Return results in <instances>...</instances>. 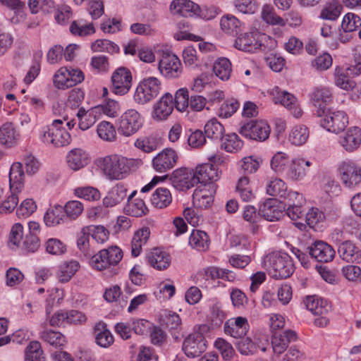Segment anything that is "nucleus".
<instances>
[{
	"mask_svg": "<svg viewBox=\"0 0 361 361\" xmlns=\"http://www.w3.org/2000/svg\"><path fill=\"white\" fill-rule=\"evenodd\" d=\"M59 114L61 118L54 119L51 126L43 128L40 135V139L44 143L56 147L66 146L71 140L68 132L61 128L63 121H68L66 125L69 129L75 125V121L70 118L68 109H63V112H59Z\"/></svg>",
	"mask_w": 361,
	"mask_h": 361,
	"instance_id": "obj_1",
	"label": "nucleus"
},
{
	"mask_svg": "<svg viewBox=\"0 0 361 361\" xmlns=\"http://www.w3.org/2000/svg\"><path fill=\"white\" fill-rule=\"evenodd\" d=\"M99 166L109 180H122L130 173L133 160L111 154L102 158Z\"/></svg>",
	"mask_w": 361,
	"mask_h": 361,
	"instance_id": "obj_2",
	"label": "nucleus"
},
{
	"mask_svg": "<svg viewBox=\"0 0 361 361\" xmlns=\"http://www.w3.org/2000/svg\"><path fill=\"white\" fill-rule=\"evenodd\" d=\"M264 265L269 274L274 279H287L294 272V265L290 257L281 252H274L267 255Z\"/></svg>",
	"mask_w": 361,
	"mask_h": 361,
	"instance_id": "obj_3",
	"label": "nucleus"
},
{
	"mask_svg": "<svg viewBox=\"0 0 361 361\" xmlns=\"http://www.w3.org/2000/svg\"><path fill=\"white\" fill-rule=\"evenodd\" d=\"M161 89L160 80L155 77H148L141 80L134 94L135 102L145 104L158 96Z\"/></svg>",
	"mask_w": 361,
	"mask_h": 361,
	"instance_id": "obj_4",
	"label": "nucleus"
},
{
	"mask_svg": "<svg viewBox=\"0 0 361 361\" xmlns=\"http://www.w3.org/2000/svg\"><path fill=\"white\" fill-rule=\"evenodd\" d=\"M122 250L117 246L103 249L92 255L90 259L92 267L99 271L116 265L122 259Z\"/></svg>",
	"mask_w": 361,
	"mask_h": 361,
	"instance_id": "obj_5",
	"label": "nucleus"
},
{
	"mask_svg": "<svg viewBox=\"0 0 361 361\" xmlns=\"http://www.w3.org/2000/svg\"><path fill=\"white\" fill-rule=\"evenodd\" d=\"M319 121L320 126L327 131L338 134L345 130L348 124V116L343 111L326 109Z\"/></svg>",
	"mask_w": 361,
	"mask_h": 361,
	"instance_id": "obj_6",
	"label": "nucleus"
},
{
	"mask_svg": "<svg viewBox=\"0 0 361 361\" xmlns=\"http://www.w3.org/2000/svg\"><path fill=\"white\" fill-rule=\"evenodd\" d=\"M160 73L168 79H175L180 77L183 66L179 58L174 54L164 51L159 61Z\"/></svg>",
	"mask_w": 361,
	"mask_h": 361,
	"instance_id": "obj_7",
	"label": "nucleus"
},
{
	"mask_svg": "<svg viewBox=\"0 0 361 361\" xmlns=\"http://www.w3.org/2000/svg\"><path fill=\"white\" fill-rule=\"evenodd\" d=\"M144 118L135 109H128L120 117L118 131L125 136L137 133L142 126Z\"/></svg>",
	"mask_w": 361,
	"mask_h": 361,
	"instance_id": "obj_8",
	"label": "nucleus"
},
{
	"mask_svg": "<svg viewBox=\"0 0 361 361\" xmlns=\"http://www.w3.org/2000/svg\"><path fill=\"white\" fill-rule=\"evenodd\" d=\"M239 133L251 140L264 141L269 136L270 127L264 121H250L240 127Z\"/></svg>",
	"mask_w": 361,
	"mask_h": 361,
	"instance_id": "obj_9",
	"label": "nucleus"
},
{
	"mask_svg": "<svg viewBox=\"0 0 361 361\" xmlns=\"http://www.w3.org/2000/svg\"><path fill=\"white\" fill-rule=\"evenodd\" d=\"M111 91L117 95L127 94L132 86V74L126 67L116 68L111 75Z\"/></svg>",
	"mask_w": 361,
	"mask_h": 361,
	"instance_id": "obj_10",
	"label": "nucleus"
},
{
	"mask_svg": "<svg viewBox=\"0 0 361 361\" xmlns=\"http://www.w3.org/2000/svg\"><path fill=\"white\" fill-rule=\"evenodd\" d=\"M266 36L257 29L252 30L238 36L235 41V47L246 52H254L262 46V41Z\"/></svg>",
	"mask_w": 361,
	"mask_h": 361,
	"instance_id": "obj_11",
	"label": "nucleus"
},
{
	"mask_svg": "<svg viewBox=\"0 0 361 361\" xmlns=\"http://www.w3.org/2000/svg\"><path fill=\"white\" fill-rule=\"evenodd\" d=\"M170 180L173 187L180 191H186L197 184L194 170L185 167L173 171Z\"/></svg>",
	"mask_w": 361,
	"mask_h": 361,
	"instance_id": "obj_12",
	"label": "nucleus"
},
{
	"mask_svg": "<svg viewBox=\"0 0 361 361\" xmlns=\"http://www.w3.org/2000/svg\"><path fill=\"white\" fill-rule=\"evenodd\" d=\"M182 348L187 357H199L207 349V341L202 333L195 331L184 339Z\"/></svg>",
	"mask_w": 361,
	"mask_h": 361,
	"instance_id": "obj_13",
	"label": "nucleus"
},
{
	"mask_svg": "<svg viewBox=\"0 0 361 361\" xmlns=\"http://www.w3.org/2000/svg\"><path fill=\"white\" fill-rule=\"evenodd\" d=\"M338 171L346 187H354L361 182V168L352 160L342 161L339 165Z\"/></svg>",
	"mask_w": 361,
	"mask_h": 361,
	"instance_id": "obj_14",
	"label": "nucleus"
},
{
	"mask_svg": "<svg viewBox=\"0 0 361 361\" xmlns=\"http://www.w3.org/2000/svg\"><path fill=\"white\" fill-rule=\"evenodd\" d=\"M178 152L171 149L166 148L157 154L152 159V166L159 173H165L172 169L178 163Z\"/></svg>",
	"mask_w": 361,
	"mask_h": 361,
	"instance_id": "obj_15",
	"label": "nucleus"
},
{
	"mask_svg": "<svg viewBox=\"0 0 361 361\" xmlns=\"http://www.w3.org/2000/svg\"><path fill=\"white\" fill-rule=\"evenodd\" d=\"M310 256L319 262H331L336 255L333 247L322 240H317L307 247Z\"/></svg>",
	"mask_w": 361,
	"mask_h": 361,
	"instance_id": "obj_16",
	"label": "nucleus"
},
{
	"mask_svg": "<svg viewBox=\"0 0 361 361\" xmlns=\"http://www.w3.org/2000/svg\"><path fill=\"white\" fill-rule=\"evenodd\" d=\"M249 329L247 319L240 316L228 319L224 326V333L235 338H243Z\"/></svg>",
	"mask_w": 361,
	"mask_h": 361,
	"instance_id": "obj_17",
	"label": "nucleus"
},
{
	"mask_svg": "<svg viewBox=\"0 0 361 361\" xmlns=\"http://www.w3.org/2000/svg\"><path fill=\"white\" fill-rule=\"evenodd\" d=\"M285 207L276 199L269 198L259 206V214L269 221L279 220L285 214Z\"/></svg>",
	"mask_w": 361,
	"mask_h": 361,
	"instance_id": "obj_18",
	"label": "nucleus"
},
{
	"mask_svg": "<svg viewBox=\"0 0 361 361\" xmlns=\"http://www.w3.org/2000/svg\"><path fill=\"white\" fill-rule=\"evenodd\" d=\"M340 146L348 152L357 150L361 145V129L357 126L349 128L338 137Z\"/></svg>",
	"mask_w": 361,
	"mask_h": 361,
	"instance_id": "obj_19",
	"label": "nucleus"
},
{
	"mask_svg": "<svg viewBox=\"0 0 361 361\" xmlns=\"http://www.w3.org/2000/svg\"><path fill=\"white\" fill-rule=\"evenodd\" d=\"M147 263L157 270H165L171 264V257L169 253L159 247H155L146 255Z\"/></svg>",
	"mask_w": 361,
	"mask_h": 361,
	"instance_id": "obj_20",
	"label": "nucleus"
},
{
	"mask_svg": "<svg viewBox=\"0 0 361 361\" xmlns=\"http://www.w3.org/2000/svg\"><path fill=\"white\" fill-rule=\"evenodd\" d=\"M215 193L213 185H202L197 187L192 194V203L197 208H207L214 200Z\"/></svg>",
	"mask_w": 361,
	"mask_h": 361,
	"instance_id": "obj_21",
	"label": "nucleus"
},
{
	"mask_svg": "<svg viewBox=\"0 0 361 361\" xmlns=\"http://www.w3.org/2000/svg\"><path fill=\"white\" fill-rule=\"evenodd\" d=\"M297 334L293 330H286L283 333L274 332L271 336V345L274 353L281 355L288 348L290 342L297 340Z\"/></svg>",
	"mask_w": 361,
	"mask_h": 361,
	"instance_id": "obj_22",
	"label": "nucleus"
},
{
	"mask_svg": "<svg viewBox=\"0 0 361 361\" xmlns=\"http://www.w3.org/2000/svg\"><path fill=\"white\" fill-rule=\"evenodd\" d=\"M312 163L302 158H296L290 161L285 176L293 180H300L307 175L308 168Z\"/></svg>",
	"mask_w": 361,
	"mask_h": 361,
	"instance_id": "obj_23",
	"label": "nucleus"
},
{
	"mask_svg": "<svg viewBox=\"0 0 361 361\" xmlns=\"http://www.w3.org/2000/svg\"><path fill=\"white\" fill-rule=\"evenodd\" d=\"M9 187L11 192L20 193L25 185V173L23 164L14 162L9 171Z\"/></svg>",
	"mask_w": 361,
	"mask_h": 361,
	"instance_id": "obj_24",
	"label": "nucleus"
},
{
	"mask_svg": "<svg viewBox=\"0 0 361 361\" xmlns=\"http://www.w3.org/2000/svg\"><path fill=\"white\" fill-rule=\"evenodd\" d=\"M332 94L329 89L326 87H316L311 94V99L317 108L316 114L322 116L326 109V105L331 101Z\"/></svg>",
	"mask_w": 361,
	"mask_h": 361,
	"instance_id": "obj_25",
	"label": "nucleus"
},
{
	"mask_svg": "<svg viewBox=\"0 0 361 361\" xmlns=\"http://www.w3.org/2000/svg\"><path fill=\"white\" fill-rule=\"evenodd\" d=\"M194 172L197 183L209 185L219 179L218 170L212 164H203L195 167Z\"/></svg>",
	"mask_w": 361,
	"mask_h": 361,
	"instance_id": "obj_26",
	"label": "nucleus"
},
{
	"mask_svg": "<svg viewBox=\"0 0 361 361\" xmlns=\"http://www.w3.org/2000/svg\"><path fill=\"white\" fill-rule=\"evenodd\" d=\"M340 257L349 263L361 262V250L351 240L342 242L338 248Z\"/></svg>",
	"mask_w": 361,
	"mask_h": 361,
	"instance_id": "obj_27",
	"label": "nucleus"
},
{
	"mask_svg": "<svg viewBox=\"0 0 361 361\" xmlns=\"http://www.w3.org/2000/svg\"><path fill=\"white\" fill-rule=\"evenodd\" d=\"M170 10L174 15L188 17L198 14L200 6L190 0H173L170 5Z\"/></svg>",
	"mask_w": 361,
	"mask_h": 361,
	"instance_id": "obj_28",
	"label": "nucleus"
},
{
	"mask_svg": "<svg viewBox=\"0 0 361 361\" xmlns=\"http://www.w3.org/2000/svg\"><path fill=\"white\" fill-rule=\"evenodd\" d=\"M89 161L88 154L80 148L71 150L66 155L67 164L73 171H78L85 167Z\"/></svg>",
	"mask_w": 361,
	"mask_h": 361,
	"instance_id": "obj_29",
	"label": "nucleus"
},
{
	"mask_svg": "<svg viewBox=\"0 0 361 361\" xmlns=\"http://www.w3.org/2000/svg\"><path fill=\"white\" fill-rule=\"evenodd\" d=\"M76 116L78 120V126L82 130H86L92 127L99 118V109L92 107L86 111L83 107L78 110Z\"/></svg>",
	"mask_w": 361,
	"mask_h": 361,
	"instance_id": "obj_30",
	"label": "nucleus"
},
{
	"mask_svg": "<svg viewBox=\"0 0 361 361\" xmlns=\"http://www.w3.org/2000/svg\"><path fill=\"white\" fill-rule=\"evenodd\" d=\"M127 188L122 183H117L114 186L103 199V204L106 207H113L127 197Z\"/></svg>",
	"mask_w": 361,
	"mask_h": 361,
	"instance_id": "obj_31",
	"label": "nucleus"
},
{
	"mask_svg": "<svg viewBox=\"0 0 361 361\" xmlns=\"http://www.w3.org/2000/svg\"><path fill=\"white\" fill-rule=\"evenodd\" d=\"M174 108L173 96L166 93L154 106V116L160 120H165L172 113Z\"/></svg>",
	"mask_w": 361,
	"mask_h": 361,
	"instance_id": "obj_32",
	"label": "nucleus"
},
{
	"mask_svg": "<svg viewBox=\"0 0 361 361\" xmlns=\"http://www.w3.org/2000/svg\"><path fill=\"white\" fill-rule=\"evenodd\" d=\"M304 303L306 308L314 315H326L331 309L327 300L315 295L307 296Z\"/></svg>",
	"mask_w": 361,
	"mask_h": 361,
	"instance_id": "obj_33",
	"label": "nucleus"
},
{
	"mask_svg": "<svg viewBox=\"0 0 361 361\" xmlns=\"http://www.w3.org/2000/svg\"><path fill=\"white\" fill-rule=\"evenodd\" d=\"M150 233V229L147 226H143L134 233L131 240V254L133 257L140 255L142 246L148 241Z\"/></svg>",
	"mask_w": 361,
	"mask_h": 361,
	"instance_id": "obj_34",
	"label": "nucleus"
},
{
	"mask_svg": "<svg viewBox=\"0 0 361 361\" xmlns=\"http://www.w3.org/2000/svg\"><path fill=\"white\" fill-rule=\"evenodd\" d=\"M151 204L157 209H164L169 206L172 202V195L170 190L165 187L157 188L150 198Z\"/></svg>",
	"mask_w": 361,
	"mask_h": 361,
	"instance_id": "obj_35",
	"label": "nucleus"
},
{
	"mask_svg": "<svg viewBox=\"0 0 361 361\" xmlns=\"http://www.w3.org/2000/svg\"><path fill=\"white\" fill-rule=\"evenodd\" d=\"M189 245L197 251H206L210 245L208 234L200 230L193 229L189 237Z\"/></svg>",
	"mask_w": 361,
	"mask_h": 361,
	"instance_id": "obj_36",
	"label": "nucleus"
},
{
	"mask_svg": "<svg viewBox=\"0 0 361 361\" xmlns=\"http://www.w3.org/2000/svg\"><path fill=\"white\" fill-rule=\"evenodd\" d=\"M94 333L95 342L98 345L106 348L113 344L114 336L104 322H99L94 326Z\"/></svg>",
	"mask_w": 361,
	"mask_h": 361,
	"instance_id": "obj_37",
	"label": "nucleus"
},
{
	"mask_svg": "<svg viewBox=\"0 0 361 361\" xmlns=\"http://www.w3.org/2000/svg\"><path fill=\"white\" fill-rule=\"evenodd\" d=\"M18 134L11 123H5L0 127V143L6 147L14 146L18 140Z\"/></svg>",
	"mask_w": 361,
	"mask_h": 361,
	"instance_id": "obj_38",
	"label": "nucleus"
},
{
	"mask_svg": "<svg viewBox=\"0 0 361 361\" xmlns=\"http://www.w3.org/2000/svg\"><path fill=\"white\" fill-rule=\"evenodd\" d=\"M305 220L310 228L315 231H322L324 228L325 216L324 212L312 207L306 214Z\"/></svg>",
	"mask_w": 361,
	"mask_h": 361,
	"instance_id": "obj_39",
	"label": "nucleus"
},
{
	"mask_svg": "<svg viewBox=\"0 0 361 361\" xmlns=\"http://www.w3.org/2000/svg\"><path fill=\"white\" fill-rule=\"evenodd\" d=\"M204 130L206 137L214 141L221 140L225 132L224 127L216 118L208 121Z\"/></svg>",
	"mask_w": 361,
	"mask_h": 361,
	"instance_id": "obj_40",
	"label": "nucleus"
},
{
	"mask_svg": "<svg viewBox=\"0 0 361 361\" xmlns=\"http://www.w3.org/2000/svg\"><path fill=\"white\" fill-rule=\"evenodd\" d=\"M64 209L61 205H55L48 209L44 216V221L47 226H54L63 221Z\"/></svg>",
	"mask_w": 361,
	"mask_h": 361,
	"instance_id": "obj_41",
	"label": "nucleus"
},
{
	"mask_svg": "<svg viewBox=\"0 0 361 361\" xmlns=\"http://www.w3.org/2000/svg\"><path fill=\"white\" fill-rule=\"evenodd\" d=\"M220 25L225 33L234 36L240 31L241 23L234 16L227 14L221 18Z\"/></svg>",
	"mask_w": 361,
	"mask_h": 361,
	"instance_id": "obj_42",
	"label": "nucleus"
},
{
	"mask_svg": "<svg viewBox=\"0 0 361 361\" xmlns=\"http://www.w3.org/2000/svg\"><path fill=\"white\" fill-rule=\"evenodd\" d=\"M309 136L308 128L304 125H298L292 128L289 134V140L293 145L300 146L307 141Z\"/></svg>",
	"mask_w": 361,
	"mask_h": 361,
	"instance_id": "obj_43",
	"label": "nucleus"
},
{
	"mask_svg": "<svg viewBox=\"0 0 361 361\" xmlns=\"http://www.w3.org/2000/svg\"><path fill=\"white\" fill-rule=\"evenodd\" d=\"M160 324L170 331L180 329L182 322L180 316L172 311L164 310L160 316Z\"/></svg>",
	"mask_w": 361,
	"mask_h": 361,
	"instance_id": "obj_44",
	"label": "nucleus"
},
{
	"mask_svg": "<svg viewBox=\"0 0 361 361\" xmlns=\"http://www.w3.org/2000/svg\"><path fill=\"white\" fill-rule=\"evenodd\" d=\"M350 74L348 68L343 69L337 67L335 70V84L341 89L349 90L355 87V82L349 77Z\"/></svg>",
	"mask_w": 361,
	"mask_h": 361,
	"instance_id": "obj_45",
	"label": "nucleus"
},
{
	"mask_svg": "<svg viewBox=\"0 0 361 361\" xmlns=\"http://www.w3.org/2000/svg\"><path fill=\"white\" fill-rule=\"evenodd\" d=\"M25 361H45L41 343L37 341L29 343L25 351Z\"/></svg>",
	"mask_w": 361,
	"mask_h": 361,
	"instance_id": "obj_46",
	"label": "nucleus"
},
{
	"mask_svg": "<svg viewBox=\"0 0 361 361\" xmlns=\"http://www.w3.org/2000/svg\"><path fill=\"white\" fill-rule=\"evenodd\" d=\"M80 264L77 261L72 260L65 262L59 267L57 276L62 283L68 282L78 270Z\"/></svg>",
	"mask_w": 361,
	"mask_h": 361,
	"instance_id": "obj_47",
	"label": "nucleus"
},
{
	"mask_svg": "<svg viewBox=\"0 0 361 361\" xmlns=\"http://www.w3.org/2000/svg\"><path fill=\"white\" fill-rule=\"evenodd\" d=\"M267 193L270 196L284 197L287 195V186L283 180L274 178L267 183Z\"/></svg>",
	"mask_w": 361,
	"mask_h": 361,
	"instance_id": "obj_48",
	"label": "nucleus"
},
{
	"mask_svg": "<svg viewBox=\"0 0 361 361\" xmlns=\"http://www.w3.org/2000/svg\"><path fill=\"white\" fill-rule=\"evenodd\" d=\"M213 71L219 78L227 80L232 71L231 63L227 58H219L214 63Z\"/></svg>",
	"mask_w": 361,
	"mask_h": 361,
	"instance_id": "obj_49",
	"label": "nucleus"
},
{
	"mask_svg": "<svg viewBox=\"0 0 361 361\" xmlns=\"http://www.w3.org/2000/svg\"><path fill=\"white\" fill-rule=\"evenodd\" d=\"M124 211L128 215L140 217L146 214L148 209L143 200L135 198L133 201H129V202H127L124 207Z\"/></svg>",
	"mask_w": 361,
	"mask_h": 361,
	"instance_id": "obj_50",
	"label": "nucleus"
},
{
	"mask_svg": "<svg viewBox=\"0 0 361 361\" xmlns=\"http://www.w3.org/2000/svg\"><path fill=\"white\" fill-rule=\"evenodd\" d=\"M40 338L55 348H63L66 343L64 336L52 330H44L40 333Z\"/></svg>",
	"mask_w": 361,
	"mask_h": 361,
	"instance_id": "obj_51",
	"label": "nucleus"
},
{
	"mask_svg": "<svg viewBox=\"0 0 361 361\" xmlns=\"http://www.w3.org/2000/svg\"><path fill=\"white\" fill-rule=\"evenodd\" d=\"M243 146V142L235 133L228 134L221 140V147L228 152H236L241 149Z\"/></svg>",
	"mask_w": 361,
	"mask_h": 361,
	"instance_id": "obj_52",
	"label": "nucleus"
},
{
	"mask_svg": "<svg viewBox=\"0 0 361 361\" xmlns=\"http://www.w3.org/2000/svg\"><path fill=\"white\" fill-rule=\"evenodd\" d=\"M70 32L75 36L85 37L95 32V29L92 23L85 24L82 20H74L71 23Z\"/></svg>",
	"mask_w": 361,
	"mask_h": 361,
	"instance_id": "obj_53",
	"label": "nucleus"
},
{
	"mask_svg": "<svg viewBox=\"0 0 361 361\" xmlns=\"http://www.w3.org/2000/svg\"><path fill=\"white\" fill-rule=\"evenodd\" d=\"M290 163L288 156L284 152H279L272 157L271 167L276 173L285 175L286 170Z\"/></svg>",
	"mask_w": 361,
	"mask_h": 361,
	"instance_id": "obj_54",
	"label": "nucleus"
},
{
	"mask_svg": "<svg viewBox=\"0 0 361 361\" xmlns=\"http://www.w3.org/2000/svg\"><path fill=\"white\" fill-rule=\"evenodd\" d=\"M98 136L103 140L112 142L116 140V131L112 123L108 121H102L97 128Z\"/></svg>",
	"mask_w": 361,
	"mask_h": 361,
	"instance_id": "obj_55",
	"label": "nucleus"
},
{
	"mask_svg": "<svg viewBox=\"0 0 361 361\" xmlns=\"http://www.w3.org/2000/svg\"><path fill=\"white\" fill-rule=\"evenodd\" d=\"M342 10V6L337 1L327 3L322 9L320 16L325 20H334L338 18Z\"/></svg>",
	"mask_w": 361,
	"mask_h": 361,
	"instance_id": "obj_56",
	"label": "nucleus"
},
{
	"mask_svg": "<svg viewBox=\"0 0 361 361\" xmlns=\"http://www.w3.org/2000/svg\"><path fill=\"white\" fill-rule=\"evenodd\" d=\"M159 145L158 139L154 136L139 137L135 142V146L137 149L147 153L155 151L158 148Z\"/></svg>",
	"mask_w": 361,
	"mask_h": 361,
	"instance_id": "obj_57",
	"label": "nucleus"
},
{
	"mask_svg": "<svg viewBox=\"0 0 361 361\" xmlns=\"http://www.w3.org/2000/svg\"><path fill=\"white\" fill-rule=\"evenodd\" d=\"M361 27V18L353 13H348L343 18L341 27L343 32H352Z\"/></svg>",
	"mask_w": 361,
	"mask_h": 361,
	"instance_id": "obj_58",
	"label": "nucleus"
},
{
	"mask_svg": "<svg viewBox=\"0 0 361 361\" xmlns=\"http://www.w3.org/2000/svg\"><path fill=\"white\" fill-rule=\"evenodd\" d=\"M69 72L67 67L60 68L54 75L53 83L56 88L66 90L71 87L68 80Z\"/></svg>",
	"mask_w": 361,
	"mask_h": 361,
	"instance_id": "obj_59",
	"label": "nucleus"
},
{
	"mask_svg": "<svg viewBox=\"0 0 361 361\" xmlns=\"http://www.w3.org/2000/svg\"><path fill=\"white\" fill-rule=\"evenodd\" d=\"M226 318V313L222 310L220 302H217L210 307L209 319L212 327L220 326Z\"/></svg>",
	"mask_w": 361,
	"mask_h": 361,
	"instance_id": "obj_60",
	"label": "nucleus"
},
{
	"mask_svg": "<svg viewBox=\"0 0 361 361\" xmlns=\"http://www.w3.org/2000/svg\"><path fill=\"white\" fill-rule=\"evenodd\" d=\"M214 347L225 360H230L235 354L232 345L224 338H218L214 342Z\"/></svg>",
	"mask_w": 361,
	"mask_h": 361,
	"instance_id": "obj_61",
	"label": "nucleus"
},
{
	"mask_svg": "<svg viewBox=\"0 0 361 361\" xmlns=\"http://www.w3.org/2000/svg\"><path fill=\"white\" fill-rule=\"evenodd\" d=\"M91 49L95 52L114 53L119 51V47L114 42L108 39H97L91 45Z\"/></svg>",
	"mask_w": 361,
	"mask_h": 361,
	"instance_id": "obj_62",
	"label": "nucleus"
},
{
	"mask_svg": "<svg viewBox=\"0 0 361 361\" xmlns=\"http://www.w3.org/2000/svg\"><path fill=\"white\" fill-rule=\"evenodd\" d=\"M77 246L78 249L87 257H91L90 250V233L87 228H82L77 235Z\"/></svg>",
	"mask_w": 361,
	"mask_h": 361,
	"instance_id": "obj_63",
	"label": "nucleus"
},
{
	"mask_svg": "<svg viewBox=\"0 0 361 361\" xmlns=\"http://www.w3.org/2000/svg\"><path fill=\"white\" fill-rule=\"evenodd\" d=\"M75 195L80 198L88 201H96L101 197L100 192L97 188L91 186L79 187L75 188Z\"/></svg>",
	"mask_w": 361,
	"mask_h": 361,
	"instance_id": "obj_64",
	"label": "nucleus"
}]
</instances>
